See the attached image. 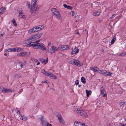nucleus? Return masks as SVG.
<instances>
[{
  "instance_id": "nucleus-26",
  "label": "nucleus",
  "mask_w": 126,
  "mask_h": 126,
  "mask_svg": "<svg viewBox=\"0 0 126 126\" xmlns=\"http://www.w3.org/2000/svg\"><path fill=\"white\" fill-rule=\"evenodd\" d=\"M16 52H19L22 51L24 50L23 49L19 47H16Z\"/></svg>"
},
{
  "instance_id": "nucleus-47",
  "label": "nucleus",
  "mask_w": 126,
  "mask_h": 126,
  "mask_svg": "<svg viewBox=\"0 0 126 126\" xmlns=\"http://www.w3.org/2000/svg\"><path fill=\"white\" fill-rule=\"evenodd\" d=\"M16 112L17 113H18L19 115H20V112L17 110H16Z\"/></svg>"
},
{
  "instance_id": "nucleus-45",
  "label": "nucleus",
  "mask_w": 126,
  "mask_h": 126,
  "mask_svg": "<svg viewBox=\"0 0 126 126\" xmlns=\"http://www.w3.org/2000/svg\"><path fill=\"white\" fill-rule=\"evenodd\" d=\"M39 26H40V28H41V30L44 28V26L43 25H40Z\"/></svg>"
},
{
  "instance_id": "nucleus-24",
  "label": "nucleus",
  "mask_w": 126,
  "mask_h": 126,
  "mask_svg": "<svg viewBox=\"0 0 126 126\" xmlns=\"http://www.w3.org/2000/svg\"><path fill=\"white\" fill-rule=\"evenodd\" d=\"M74 59L73 58H70L68 60V63L71 64H73Z\"/></svg>"
},
{
  "instance_id": "nucleus-62",
  "label": "nucleus",
  "mask_w": 126,
  "mask_h": 126,
  "mask_svg": "<svg viewBox=\"0 0 126 126\" xmlns=\"http://www.w3.org/2000/svg\"><path fill=\"white\" fill-rule=\"evenodd\" d=\"M4 55H5V56H6V54L5 53V54H4Z\"/></svg>"
},
{
  "instance_id": "nucleus-21",
  "label": "nucleus",
  "mask_w": 126,
  "mask_h": 126,
  "mask_svg": "<svg viewBox=\"0 0 126 126\" xmlns=\"http://www.w3.org/2000/svg\"><path fill=\"white\" fill-rule=\"evenodd\" d=\"M23 57H25L30 55V52H22Z\"/></svg>"
},
{
  "instance_id": "nucleus-64",
  "label": "nucleus",
  "mask_w": 126,
  "mask_h": 126,
  "mask_svg": "<svg viewBox=\"0 0 126 126\" xmlns=\"http://www.w3.org/2000/svg\"><path fill=\"white\" fill-rule=\"evenodd\" d=\"M126 125H125V126H126Z\"/></svg>"
},
{
  "instance_id": "nucleus-46",
  "label": "nucleus",
  "mask_w": 126,
  "mask_h": 126,
  "mask_svg": "<svg viewBox=\"0 0 126 126\" xmlns=\"http://www.w3.org/2000/svg\"><path fill=\"white\" fill-rule=\"evenodd\" d=\"M79 81L78 80H76L75 82V84L76 85H78L79 84Z\"/></svg>"
},
{
  "instance_id": "nucleus-38",
  "label": "nucleus",
  "mask_w": 126,
  "mask_h": 126,
  "mask_svg": "<svg viewBox=\"0 0 126 126\" xmlns=\"http://www.w3.org/2000/svg\"><path fill=\"white\" fill-rule=\"evenodd\" d=\"M19 16L21 17H23L24 18L25 17V16H24V14L22 13H19Z\"/></svg>"
},
{
  "instance_id": "nucleus-60",
  "label": "nucleus",
  "mask_w": 126,
  "mask_h": 126,
  "mask_svg": "<svg viewBox=\"0 0 126 126\" xmlns=\"http://www.w3.org/2000/svg\"><path fill=\"white\" fill-rule=\"evenodd\" d=\"M83 32H84V31H86V29H84V30H83Z\"/></svg>"
},
{
  "instance_id": "nucleus-13",
  "label": "nucleus",
  "mask_w": 126,
  "mask_h": 126,
  "mask_svg": "<svg viewBox=\"0 0 126 126\" xmlns=\"http://www.w3.org/2000/svg\"><path fill=\"white\" fill-rule=\"evenodd\" d=\"M19 116L21 119L26 121L27 120V117L25 116L22 115H20Z\"/></svg>"
},
{
  "instance_id": "nucleus-10",
  "label": "nucleus",
  "mask_w": 126,
  "mask_h": 126,
  "mask_svg": "<svg viewBox=\"0 0 126 126\" xmlns=\"http://www.w3.org/2000/svg\"><path fill=\"white\" fill-rule=\"evenodd\" d=\"M57 117H58L60 123L63 124H65V123L61 115L60 114L58 115L57 116Z\"/></svg>"
},
{
  "instance_id": "nucleus-34",
  "label": "nucleus",
  "mask_w": 126,
  "mask_h": 126,
  "mask_svg": "<svg viewBox=\"0 0 126 126\" xmlns=\"http://www.w3.org/2000/svg\"><path fill=\"white\" fill-rule=\"evenodd\" d=\"M5 9L4 8L2 7L0 9V15L2 14V13L5 11Z\"/></svg>"
},
{
  "instance_id": "nucleus-48",
  "label": "nucleus",
  "mask_w": 126,
  "mask_h": 126,
  "mask_svg": "<svg viewBox=\"0 0 126 126\" xmlns=\"http://www.w3.org/2000/svg\"><path fill=\"white\" fill-rule=\"evenodd\" d=\"M8 93H11V92H12V90H10L9 89H8Z\"/></svg>"
},
{
  "instance_id": "nucleus-6",
  "label": "nucleus",
  "mask_w": 126,
  "mask_h": 126,
  "mask_svg": "<svg viewBox=\"0 0 126 126\" xmlns=\"http://www.w3.org/2000/svg\"><path fill=\"white\" fill-rule=\"evenodd\" d=\"M77 112L80 115L84 117H87V114L83 110H77Z\"/></svg>"
},
{
  "instance_id": "nucleus-37",
  "label": "nucleus",
  "mask_w": 126,
  "mask_h": 126,
  "mask_svg": "<svg viewBox=\"0 0 126 126\" xmlns=\"http://www.w3.org/2000/svg\"><path fill=\"white\" fill-rule=\"evenodd\" d=\"M17 56L18 57H23L22 52L19 53L17 54Z\"/></svg>"
},
{
  "instance_id": "nucleus-56",
  "label": "nucleus",
  "mask_w": 126,
  "mask_h": 126,
  "mask_svg": "<svg viewBox=\"0 0 126 126\" xmlns=\"http://www.w3.org/2000/svg\"><path fill=\"white\" fill-rule=\"evenodd\" d=\"M47 126H52V125L49 124H48Z\"/></svg>"
},
{
  "instance_id": "nucleus-42",
  "label": "nucleus",
  "mask_w": 126,
  "mask_h": 126,
  "mask_svg": "<svg viewBox=\"0 0 126 126\" xmlns=\"http://www.w3.org/2000/svg\"><path fill=\"white\" fill-rule=\"evenodd\" d=\"M125 102H120L119 103V104L120 106H121L123 105L124 104H125Z\"/></svg>"
},
{
  "instance_id": "nucleus-50",
  "label": "nucleus",
  "mask_w": 126,
  "mask_h": 126,
  "mask_svg": "<svg viewBox=\"0 0 126 126\" xmlns=\"http://www.w3.org/2000/svg\"><path fill=\"white\" fill-rule=\"evenodd\" d=\"M99 50L101 52H103L104 50V49L102 48H100Z\"/></svg>"
},
{
  "instance_id": "nucleus-2",
  "label": "nucleus",
  "mask_w": 126,
  "mask_h": 126,
  "mask_svg": "<svg viewBox=\"0 0 126 126\" xmlns=\"http://www.w3.org/2000/svg\"><path fill=\"white\" fill-rule=\"evenodd\" d=\"M48 49L46 50V51L48 52H50L52 54L55 53V51L58 49V47L54 46L52 44H48L47 46Z\"/></svg>"
},
{
  "instance_id": "nucleus-61",
  "label": "nucleus",
  "mask_w": 126,
  "mask_h": 126,
  "mask_svg": "<svg viewBox=\"0 0 126 126\" xmlns=\"http://www.w3.org/2000/svg\"><path fill=\"white\" fill-rule=\"evenodd\" d=\"M87 35H88V31H87Z\"/></svg>"
},
{
  "instance_id": "nucleus-25",
  "label": "nucleus",
  "mask_w": 126,
  "mask_h": 126,
  "mask_svg": "<svg viewBox=\"0 0 126 126\" xmlns=\"http://www.w3.org/2000/svg\"><path fill=\"white\" fill-rule=\"evenodd\" d=\"M33 11H37L38 9V6L37 5H35L34 6H33Z\"/></svg>"
},
{
  "instance_id": "nucleus-44",
  "label": "nucleus",
  "mask_w": 126,
  "mask_h": 126,
  "mask_svg": "<svg viewBox=\"0 0 126 126\" xmlns=\"http://www.w3.org/2000/svg\"><path fill=\"white\" fill-rule=\"evenodd\" d=\"M75 12L74 11H72L70 12V14L72 16H73L75 14Z\"/></svg>"
},
{
  "instance_id": "nucleus-39",
  "label": "nucleus",
  "mask_w": 126,
  "mask_h": 126,
  "mask_svg": "<svg viewBox=\"0 0 126 126\" xmlns=\"http://www.w3.org/2000/svg\"><path fill=\"white\" fill-rule=\"evenodd\" d=\"M115 38H114V37H113V38L111 40V44H113L115 42Z\"/></svg>"
},
{
  "instance_id": "nucleus-29",
  "label": "nucleus",
  "mask_w": 126,
  "mask_h": 126,
  "mask_svg": "<svg viewBox=\"0 0 126 126\" xmlns=\"http://www.w3.org/2000/svg\"><path fill=\"white\" fill-rule=\"evenodd\" d=\"M36 2V0H32L31 3V5L32 6H34V5H36L35 4Z\"/></svg>"
},
{
  "instance_id": "nucleus-8",
  "label": "nucleus",
  "mask_w": 126,
  "mask_h": 126,
  "mask_svg": "<svg viewBox=\"0 0 126 126\" xmlns=\"http://www.w3.org/2000/svg\"><path fill=\"white\" fill-rule=\"evenodd\" d=\"M77 66L79 65L80 66H82L83 65L82 63H81L79 60L77 59L74 60L73 64Z\"/></svg>"
},
{
  "instance_id": "nucleus-16",
  "label": "nucleus",
  "mask_w": 126,
  "mask_h": 126,
  "mask_svg": "<svg viewBox=\"0 0 126 126\" xmlns=\"http://www.w3.org/2000/svg\"><path fill=\"white\" fill-rule=\"evenodd\" d=\"M90 69L94 72H96L99 70V68L96 67H91L90 68Z\"/></svg>"
},
{
  "instance_id": "nucleus-58",
  "label": "nucleus",
  "mask_w": 126,
  "mask_h": 126,
  "mask_svg": "<svg viewBox=\"0 0 126 126\" xmlns=\"http://www.w3.org/2000/svg\"><path fill=\"white\" fill-rule=\"evenodd\" d=\"M76 34H79V33L78 32H77V33H76Z\"/></svg>"
},
{
  "instance_id": "nucleus-41",
  "label": "nucleus",
  "mask_w": 126,
  "mask_h": 126,
  "mask_svg": "<svg viewBox=\"0 0 126 126\" xmlns=\"http://www.w3.org/2000/svg\"><path fill=\"white\" fill-rule=\"evenodd\" d=\"M126 54V53H122L119 54V56H125Z\"/></svg>"
},
{
  "instance_id": "nucleus-63",
  "label": "nucleus",
  "mask_w": 126,
  "mask_h": 126,
  "mask_svg": "<svg viewBox=\"0 0 126 126\" xmlns=\"http://www.w3.org/2000/svg\"><path fill=\"white\" fill-rule=\"evenodd\" d=\"M1 36H3V34H1Z\"/></svg>"
},
{
  "instance_id": "nucleus-12",
  "label": "nucleus",
  "mask_w": 126,
  "mask_h": 126,
  "mask_svg": "<svg viewBox=\"0 0 126 126\" xmlns=\"http://www.w3.org/2000/svg\"><path fill=\"white\" fill-rule=\"evenodd\" d=\"M79 49L77 47H75L74 50L72 51L71 54H74L77 53L79 52Z\"/></svg>"
},
{
  "instance_id": "nucleus-32",
  "label": "nucleus",
  "mask_w": 126,
  "mask_h": 126,
  "mask_svg": "<svg viewBox=\"0 0 126 126\" xmlns=\"http://www.w3.org/2000/svg\"><path fill=\"white\" fill-rule=\"evenodd\" d=\"M86 91L87 94V96H88L90 94H91V91H88L87 90H86Z\"/></svg>"
},
{
  "instance_id": "nucleus-36",
  "label": "nucleus",
  "mask_w": 126,
  "mask_h": 126,
  "mask_svg": "<svg viewBox=\"0 0 126 126\" xmlns=\"http://www.w3.org/2000/svg\"><path fill=\"white\" fill-rule=\"evenodd\" d=\"M12 21L13 23V24L15 26H17V24L15 20V19H13Z\"/></svg>"
},
{
  "instance_id": "nucleus-22",
  "label": "nucleus",
  "mask_w": 126,
  "mask_h": 126,
  "mask_svg": "<svg viewBox=\"0 0 126 126\" xmlns=\"http://www.w3.org/2000/svg\"><path fill=\"white\" fill-rule=\"evenodd\" d=\"M31 60L35 63H37V65H39L40 64V62L37 59L31 58Z\"/></svg>"
},
{
  "instance_id": "nucleus-28",
  "label": "nucleus",
  "mask_w": 126,
  "mask_h": 126,
  "mask_svg": "<svg viewBox=\"0 0 126 126\" xmlns=\"http://www.w3.org/2000/svg\"><path fill=\"white\" fill-rule=\"evenodd\" d=\"M63 5L65 8L68 9H72V7L69 5H67L65 4H64Z\"/></svg>"
},
{
  "instance_id": "nucleus-43",
  "label": "nucleus",
  "mask_w": 126,
  "mask_h": 126,
  "mask_svg": "<svg viewBox=\"0 0 126 126\" xmlns=\"http://www.w3.org/2000/svg\"><path fill=\"white\" fill-rule=\"evenodd\" d=\"M21 76L19 74H17L15 75V77L17 78H20Z\"/></svg>"
},
{
  "instance_id": "nucleus-4",
  "label": "nucleus",
  "mask_w": 126,
  "mask_h": 126,
  "mask_svg": "<svg viewBox=\"0 0 126 126\" xmlns=\"http://www.w3.org/2000/svg\"><path fill=\"white\" fill-rule=\"evenodd\" d=\"M42 72L45 76H48L49 77L56 79L57 78V77L54 76L52 73L49 71H46L44 69L42 70Z\"/></svg>"
},
{
  "instance_id": "nucleus-49",
  "label": "nucleus",
  "mask_w": 126,
  "mask_h": 126,
  "mask_svg": "<svg viewBox=\"0 0 126 126\" xmlns=\"http://www.w3.org/2000/svg\"><path fill=\"white\" fill-rule=\"evenodd\" d=\"M22 9L20 8L19 10V13H22Z\"/></svg>"
},
{
  "instance_id": "nucleus-33",
  "label": "nucleus",
  "mask_w": 126,
  "mask_h": 126,
  "mask_svg": "<svg viewBox=\"0 0 126 126\" xmlns=\"http://www.w3.org/2000/svg\"><path fill=\"white\" fill-rule=\"evenodd\" d=\"M81 82H82L84 84L86 83V80L85 79L84 77H81Z\"/></svg>"
},
{
  "instance_id": "nucleus-31",
  "label": "nucleus",
  "mask_w": 126,
  "mask_h": 126,
  "mask_svg": "<svg viewBox=\"0 0 126 126\" xmlns=\"http://www.w3.org/2000/svg\"><path fill=\"white\" fill-rule=\"evenodd\" d=\"M31 41L30 39V38H29V39L26 40L24 43L25 44H28L29 43H30Z\"/></svg>"
},
{
  "instance_id": "nucleus-40",
  "label": "nucleus",
  "mask_w": 126,
  "mask_h": 126,
  "mask_svg": "<svg viewBox=\"0 0 126 126\" xmlns=\"http://www.w3.org/2000/svg\"><path fill=\"white\" fill-rule=\"evenodd\" d=\"M26 63V62L25 61L23 63H22L20 65V66L21 67H23L24 66Z\"/></svg>"
},
{
  "instance_id": "nucleus-11",
  "label": "nucleus",
  "mask_w": 126,
  "mask_h": 126,
  "mask_svg": "<svg viewBox=\"0 0 126 126\" xmlns=\"http://www.w3.org/2000/svg\"><path fill=\"white\" fill-rule=\"evenodd\" d=\"M100 89L101 90L100 92L102 96L103 97H105L106 95V94H105V91L104 90L103 88L102 87Z\"/></svg>"
},
{
  "instance_id": "nucleus-17",
  "label": "nucleus",
  "mask_w": 126,
  "mask_h": 126,
  "mask_svg": "<svg viewBox=\"0 0 126 126\" xmlns=\"http://www.w3.org/2000/svg\"><path fill=\"white\" fill-rule=\"evenodd\" d=\"M7 50L10 52H16V48H9L7 49Z\"/></svg>"
},
{
  "instance_id": "nucleus-30",
  "label": "nucleus",
  "mask_w": 126,
  "mask_h": 126,
  "mask_svg": "<svg viewBox=\"0 0 126 126\" xmlns=\"http://www.w3.org/2000/svg\"><path fill=\"white\" fill-rule=\"evenodd\" d=\"M8 89H5V88H3L2 90V92L4 93H8Z\"/></svg>"
},
{
  "instance_id": "nucleus-51",
  "label": "nucleus",
  "mask_w": 126,
  "mask_h": 126,
  "mask_svg": "<svg viewBox=\"0 0 126 126\" xmlns=\"http://www.w3.org/2000/svg\"><path fill=\"white\" fill-rule=\"evenodd\" d=\"M42 83H46L47 84H48V82L47 80L45 81H42Z\"/></svg>"
},
{
  "instance_id": "nucleus-14",
  "label": "nucleus",
  "mask_w": 126,
  "mask_h": 126,
  "mask_svg": "<svg viewBox=\"0 0 126 126\" xmlns=\"http://www.w3.org/2000/svg\"><path fill=\"white\" fill-rule=\"evenodd\" d=\"M40 60L43 64H45L48 62V59H46V60H45L43 58H40Z\"/></svg>"
},
{
  "instance_id": "nucleus-9",
  "label": "nucleus",
  "mask_w": 126,
  "mask_h": 126,
  "mask_svg": "<svg viewBox=\"0 0 126 126\" xmlns=\"http://www.w3.org/2000/svg\"><path fill=\"white\" fill-rule=\"evenodd\" d=\"M74 125L75 126H86L83 123L77 121L74 122Z\"/></svg>"
},
{
  "instance_id": "nucleus-23",
  "label": "nucleus",
  "mask_w": 126,
  "mask_h": 126,
  "mask_svg": "<svg viewBox=\"0 0 126 126\" xmlns=\"http://www.w3.org/2000/svg\"><path fill=\"white\" fill-rule=\"evenodd\" d=\"M40 26H38L34 27V28H35V32L40 31L41 30V28H40Z\"/></svg>"
},
{
  "instance_id": "nucleus-5",
  "label": "nucleus",
  "mask_w": 126,
  "mask_h": 126,
  "mask_svg": "<svg viewBox=\"0 0 126 126\" xmlns=\"http://www.w3.org/2000/svg\"><path fill=\"white\" fill-rule=\"evenodd\" d=\"M59 49L60 50H67L69 49L70 48L68 46L63 45H60L58 47Z\"/></svg>"
},
{
  "instance_id": "nucleus-19",
  "label": "nucleus",
  "mask_w": 126,
  "mask_h": 126,
  "mask_svg": "<svg viewBox=\"0 0 126 126\" xmlns=\"http://www.w3.org/2000/svg\"><path fill=\"white\" fill-rule=\"evenodd\" d=\"M101 13V11H98L93 13V15L94 16H98Z\"/></svg>"
},
{
  "instance_id": "nucleus-54",
  "label": "nucleus",
  "mask_w": 126,
  "mask_h": 126,
  "mask_svg": "<svg viewBox=\"0 0 126 126\" xmlns=\"http://www.w3.org/2000/svg\"><path fill=\"white\" fill-rule=\"evenodd\" d=\"M23 91V89H22L20 90L19 91V94L21 92H22Z\"/></svg>"
},
{
  "instance_id": "nucleus-27",
  "label": "nucleus",
  "mask_w": 126,
  "mask_h": 126,
  "mask_svg": "<svg viewBox=\"0 0 126 126\" xmlns=\"http://www.w3.org/2000/svg\"><path fill=\"white\" fill-rule=\"evenodd\" d=\"M43 35L42 33H39L38 34H35V36L36 37V39H38L41 36Z\"/></svg>"
},
{
  "instance_id": "nucleus-52",
  "label": "nucleus",
  "mask_w": 126,
  "mask_h": 126,
  "mask_svg": "<svg viewBox=\"0 0 126 126\" xmlns=\"http://www.w3.org/2000/svg\"><path fill=\"white\" fill-rule=\"evenodd\" d=\"M115 16H116V14H113L112 15V16L111 17H110V18H112L113 17Z\"/></svg>"
},
{
  "instance_id": "nucleus-53",
  "label": "nucleus",
  "mask_w": 126,
  "mask_h": 126,
  "mask_svg": "<svg viewBox=\"0 0 126 126\" xmlns=\"http://www.w3.org/2000/svg\"><path fill=\"white\" fill-rule=\"evenodd\" d=\"M119 126H125V125L123 124H120Z\"/></svg>"
},
{
  "instance_id": "nucleus-20",
  "label": "nucleus",
  "mask_w": 126,
  "mask_h": 126,
  "mask_svg": "<svg viewBox=\"0 0 126 126\" xmlns=\"http://www.w3.org/2000/svg\"><path fill=\"white\" fill-rule=\"evenodd\" d=\"M35 28H33L31 29L30 30H29L28 31V32L29 33L31 34L34 32H35Z\"/></svg>"
},
{
  "instance_id": "nucleus-3",
  "label": "nucleus",
  "mask_w": 126,
  "mask_h": 126,
  "mask_svg": "<svg viewBox=\"0 0 126 126\" xmlns=\"http://www.w3.org/2000/svg\"><path fill=\"white\" fill-rule=\"evenodd\" d=\"M52 13L60 20H62V18L59 11L55 8H52L51 9Z\"/></svg>"
},
{
  "instance_id": "nucleus-7",
  "label": "nucleus",
  "mask_w": 126,
  "mask_h": 126,
  "mask_svg": "<svg viewBox=\"0 0 126 126\" xmlns=\"http://www.w3.org/2000/svg\"><path fill=\"white\" fill-rule=\"evenodd\" d=\"M41 123L43 126H47L48 124L46 119L43 117L41 119Z\"/></svg>"
},
{
  "instance_id": "nucleus-35",
  "label": "nucleus",
  "mask_w": 126,
  "mask_h": 126,
  "mask_svg": "<svg viewBox=\"0 0 126 126\" xmlns=\"http://www.w3.org/2000/svg\"><path fill=\"white\" fill-rule=\"evenodd\" d=\"M112 74L111 73L109 72H107L106 71V74L105 75H107L109 76H111Z\"/></svg>"
},
{
  "instance_id": "nucleus-59",
  "label": "nucleus",
  "mask_w": 126,
  "mask_h": 126,
  "mask_svg": "<svg viewBox=\"0 0 126 126\" xmlns=\"http://www.w3.org/2000/svg\"><path fill=\"white\" fill-rule=\"evenodd\" d=\"M12 92H14L15 91V90H12Z\"/></svg>"
},
{
  "instance_id": "nucleus-57",
  "label": "nucleus",
  "mask_w": 126,
  "mask_h": 126,
  "mask_svg": "<svg viewBox=\"0 0 126 126\" xmlns=\"http://www.w3.org/2000/svg\"><path fill=\"white\" fill-rule=\"evenodd\" d=\"M81 86V85H78V87H80Z\"/></svg>"
},
{
  "instance_id": "nucleus-1",
  "label": "nucleus",
  "mask_w": 126,
  "mask_h": 126,
  "mask_svg": "<svg viewBox=\"0 0 126 126\" xmlns=\"http://www.w3.org/2000/svg\"><path fill=\"white\" fill-rule=\"evenodd\" d=\"M39 41H37L35 42H32L26 45V46L29 47L32 46L34 49H39L42 50H46V48L44 45L42 43H38Z\"/></svg>"
},
{
  "instance_id": "nucleus-18",
  "label": "nucleus",
  "mask_w": 126,
  "mask_h": 126,
  "mask_svg": "<svg viewBox=\"0 0 126 126\" xmlns=\"http://www.w3.org/2000/svg\"><path fill=\"white\" fill-rule=\"evenodd\" d=\"M29 38L30 39V40L31 41L34 40L36 39H37L35 35L31 36Z\"/></svg>"
},
{
  "instance_id": "nucleus-55",
  "label": "nucleus",
  "mask_w": 126,
  "mask_h": 126,
  "mask_svg": "<svg viewBox=\"0 0 126 126\" xmlns=\"http://www.w3.org/2000/svg\"><path fill=\"white\" fill-rule=\"evenodd\" d=\"M75 17L77 18H78L79 17V16L77 15V16H75Z\"/></svg>"
},
{
  "instance_id": "nucleus-15",
  "label": "nucleus",
  "mask_w": 126,
  "mask_h": 126,
  "mask_svg": "<svg viewBox=\"0 0 126 126\" xmlns=\"http://www.w3.org/2000/svg\"><path fill=\"white\" fill-rule=\"evenodd\" d=\"M106 70H101L98 71V73L101 74L102 75H105L106 74Z\"/></svg>"
}]
</instances>
